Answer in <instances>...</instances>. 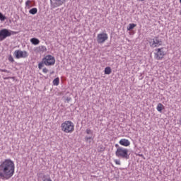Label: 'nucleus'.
<instances>
[{
    "instance_id": "1",
    "label": "nucleus",
    "mask_w": 181,
    "mask_h": 181,
    "mask_svg": "<svg viewBox=\"0 0 181 181\" xmlns=\"http://www.w3.org/2000/svg\"><path fill=\"white\" fill-rule=\"evenodd\" d=\"M15 175V163L11 159H5L0 162V179L9 180Z\"/></svg>"
},
{
    "instance_id": "2",
    "label": "nucleus",
    "mask_w": 181,
    "mask_h": 181,
    "mask_svg": "<svg viewBox=\"0 0 181 181\" xmlns=\"http://www.w3.org/2000/svg\"><path fill=\"white\" fill-rule=\"evenodd\" d=\"M56 63V59H54V57L52 55H47L44 58H42L41 62L38 64V69L40 70H42L43 67L45 66H54V64Z\"/></svg>"
},
{
    "instance_id": "3",
    "label": "nucleus",
    "mask_w": 181,
    "mask_h": 181,
    "mask_svg": "<svg viewBox=\"0 0 181 181\" xmlns=\"http://www.w3.org/2000/svg\"><path fill=\"white\" fill-rule=\"evenodd\" d=\"M62 131L65 134H71L74 131V123L71 121H65L61 124Z\"/></svg>"
},
{
    "instance_id": "4",
    "label": "nucleus",
    "mask_w": 181,
    "mask_h": 181,
    "mask_svg": "<svg viewBox=\"0 0 181 181\" xmlns=\"http://www.w3.org/2000/svg\"><path fill=\"white\" fill-rule=\"evenodd\" d=\"M129 151L128 148L122 147V148L116 150L115 155L120 159H126V160H128V159H129Z\"/></svg>"
},
{
    "instance_id": "5",
    "label": "nucleus",
    "mask_w": 181,
    "mask_h": 181,
    "mask_svg": "<svg viewBox=\"0 0 181 181\" xmlns=\"http://www.w3.org/2000/svg\"><path fill=\"white\" fill-rule=\"evenodd\" d=\"M148 43L150 47H151L153 49H155V47H159V46H162V40L159 39L158 36H156L153 39H150Z\"/></svg>"
},
{
    "instance_id": "6",
    "label": "nucleus",
    "mask_w": 181,
    "mask_h": 181,
    "mask_svg": "<svg viewBox=\"0 0 181 181\" xmlns=\"http://www.w3.org/2000/svg\"><path fill=\"white\" fill-rule=\"evenodd\" d=\"M13 56L16 59H26V57L29 56V54H28V52L26 51L18 49L14 52Z\"/></svg>"
},
{
    "instance_id": "7",
    "label": "nucleus",
    "mask_w": 181,
    "mask_h": 181,
    "mask_svg": "<svg viewBox=\"0 0 181 181\" xmlns=\"http://www.w3.org/2000/svg\"><path fill=\"white\" fill-rule=\"evenodd\" d=\"M154 57L156 60H162L165 56V51H163V47L157 48L155 49Z\"/></svg>"
},
{
    "instance_id": "8",
    "label": "nucleus",
    "mask_w": 181,
    "mask_h": 181,
    "mask_svg": "<svg viewBox=\"0 0 181 181\" xmlns=\"http://www.w3.org/2000/svg\"><path fill=\"white\" fill-rule=\"evenodd\" d=\"M9 36H11L9 30L4 28L0 30V42L5 40V39H6V37H9Z\"/></svg>"
},
{
    "instance_id": "9",
    "label": "nucleus",
    "mask_w": 181,
    "mask_h": 181,
    "mask_svg": "<svg viewBox=\"0 0 181 181\" xmlns=\"http://www.w3.org/2000/svg\"><path fill=\"white\" fill-rule=\"evenodd\" d=\"M67 0H50L51 7L54 9V8H59L62 6L63 4L66 3Z\"/></svg>"
},
{
    "instance_id": "10",
    "label": "nucleus",
    "mask_w": 181,
    "mask_h": 181,
    "mask_svg": "<svg viewBox=\"0 0 181 181\" xmlns=\"http://www.w3.org/2000/svg\"><path fill=\"white\" fill-rule=\"evenodd\" d=\"M108 40V35L105 33H102L98 35L97 42L99 44L104 43L105 40Z\"/></svg>"
},
{
    "instance_id": "11",
    "label": "nucleus",
    "mask_w": 181,
    "mask_h": 181,
    "mask_svg": "<svg viewBox=\"0 0 181 181\" xmlns=\"http://www.w3.org/2000/svg\"><path fill=\"white\" fill-rule=\"evenodd\" d=\"M119 145H122V146H129L131 145V142L129 141V140L127 139H122L119 141Z\"/></svg>"
},
{
    "instance_id": "12",
    "label": "nucleus",
    "mask_w": 181,
    "mask_h": 181,
    "mask_svg": "<svg viewBox=\"0 0 181 181\" xmlns=\"http://www.w3.org/2000/svg\"><path fill=\"white\" fill-rule=\"evenodd\" d=\"M30 42L32 43V45H34L35 46H37V45L40 43V40H39V39L36 37H33L30 39Z\"/></svg>"
},
{
    "instance_id": "13",
    "label": "nucleus",
    "mask_w": 181,
    "mask_h": 181,
    "mask_svg": "<svg viewBox=\"0 0 181 181\" xmlns=\"http://www.w3.org/2000/svg\"><path fill=\"white\" fill-rule=\"evenodd\" d=\"M156 110L158 112H162V110H165V106H163L162 103H158Z\"/></svg>"
},
{
    "instance_id": "14",
    "label": "nucleus",
    "mask_w": 181,
    "mask_h": 181,
    "mask_svg": "<svg viewBox=\"0 0 181 181\" xmlns=\"http://www.w3.org/2000/svg\"><path fill=\"white\" fill-rule=\"evenodd\" d=\"M134 28H136V24H135V23H130L127 26V30H132V29H134Z\"/></svg>"
},
{
    "instance_id": "15",
    "label": "nucleus",
    "mask_w": 181,
    "mask_h": 181,
    "mask_svg": "<svg viewBox=\"0 0 181 181\" xmlns=\"http://www.w3.org/2000/svg\"><path fill=\"white\" fill-rule=\"evenodd\" d=\"M29 13L31 15H36L37 13V8H33L29 11Z\"/></svg>"
},
{
    "instance_id": "16",
    "label": "nucleus",
    "mask_w": 181,
    "mask_h": 181,
    "mask_svg": "<svg viewBox=\"0 0 181 181\" xmlns=\"http://www.w3.org/2000/svg\"><path fill=\"white\" fill-rule=\"evenodd\" d=\"M52 83L54 86H59L60 83V78H59V77L56 78L53 80Z\"/></svg>"
},
{
    "instance_id": "17",
    "label": "nucleus",
    "mask_w": 181,
    "mask_h": 181,
    "mask_svg": "<svg viewBox=\"0 0 181 181\" xmlns=\"http://www.w3.org/2000/svg\"><path fill=\"white\" fill-rule=\"evenodd\" d=\"M110 73H112L111 67H106L105 69V74H110Z\"/></svg>"
},
{
    "instance_id": "18",
    "label": "nucleus",
    "mask_w": 181,
    "mask_h": 181,
    "mask_svg": "<svg viewBox=\"0 0 181 181\" xmlns=\"http://www.w3.org/2000/svg\"><path fill=\"white\" fill-rule=\"evenodd\" d=\"M6 19V16H4V14H2V13L0 12V21H1V22L5 21V20Z\"/></svg>"
},
{
    "instance_id": "19",
    "label": "nucleus",
    "mask_w": 181,
    "mask_h": 181,
    "mask_svg": "<svg viewBox=\"0 0 181 181\" xmlns=\"http://www.w3.org/2000/svg\"><path fill=\"white\" fill-rule=\"evenodd\" d=\"M8 62H11V63H13V62H15V59H13V57H12V55H9L8 56Z\"/></svg>"
},
{
    "instance_id": "20",
    "label": "nucleus",
    "mask_w": 181,
    "mask_h": 181,
    "mask_svg": "<svg viewBox=\"0 0 181 181\" xmlns=\"http://www.w3.org/2000/svg\"><path fill=\"white\" fill-rule=\"evenodd\" d=\"M86 134H88V135H93V131H91V129H87L86 130Z\"/></svg>"
},
{
    "instance_id": "21",
    "label": "nucleus",
    "mask_w": 181,
    "mask_h": 181,
    "mask_svg": "<svg viewBox=\"0 0 181 181\" xmlns=\"http://www.w3.org/2000/svg\"><path fill=\"white\" fill-rule=\"evenodd\" d=\"M10 36H12V35H18V32L16 31H12L9 30Z\"/></svg>"
},
{
    "instance_id": "22",
    "label": "nucleus",
    "mask_w": 181,
    "mask_h": 181,
    "mask_svg": "<svg viewBox=\"0 0 181 181\" xmlns=\"http://www.w3.org/2000/svg\"><path fill=\"white\" fill-rule=\"evenodd\" d=\"M30 0H28L26 2H25V6H30Z\"/></svg>"
},
{
    "instance_id": "23",
    "label": "nucleus",
    "mask_w": 181,
    "mask_h": 181,
    "mask_svg": "<svg viewBox=\"0 0 181 181\" xmlns=\"http://www.w3.org/2000/svg\"><path fill=\"white\" fill-rule=\"evenodd\" d=\"M89 139H93V137H91V136H86L85 137V141H86V142H88V140Z\"/></svg>"
},
{
    "instance_id": "24",
    "label": "nucleus",
    "mask_w": 181,
    "mask_h": 181,
    "mask_svg": "<svg viewBox=\"0 0 181 181\" xmlns=\"http://www.w3.org/2000/svg\"><path fill=\"white\" fill-rule=\"evenodd\" d=\"M0 71L3 72V73H11L10 71H8L6 69H0Z\"/></svg>"
},
{
    "instance_id": "25",
    "label": "nucleus",
    "mask_w": 181,
    "mask_h": 181,
    "mask_svg": "<svg viewBox=\"0 0 181 181\" xmlns=\"http://www.w3.org/2000/svg\"><path fill=\"white\" fill-rule=\"evenodd\" d=\"M114 162L116 165H121V161L119 160H115Z\"/></svg>"
},
{
    "instance_id": "26",
    "label": "nucleus",
    "mask_w": 181,
    "mask_h": 181,
    "mask_svg": "<svg viewBox=\"0 0 181 181\" xmlns=\"http://www.w3.org/2000/svg\"><path fill=\"white\" fill-rule=\"evenodd\" d=\"M42 71H43V73H48L49 72V69H47V68H44L43 69H42Z\"/></svg>"
},
{
    "instance_id": "27",
    "label": "nucleus",
    "mask_w": 181,
    "mask_h": 181,
    "mask_svg": "<svg viewBox=\"0 0 181 181\" xmlns=\"http://www.w3.org/2000/svg\"><path fill=\"white\" fill-rule=\"evenodd\" d=\"M40 49H41L42 50H43V52H45V50H46V47L42 45L40 47Z\"/></svg>"
},
{
    "instance_id": "28",
    "label": "nucleus",
    "mask_w": 181,
    "mask_h": 181,
    "mask_svg": "<svg viewBox=\"0 0 181 181\" xmlns=\"http://www.w3.org/2000/svg\"><path fill=\"white\" fill-rule=\"evenodd\" d=\"M42 181H53V180H52V178L48 177V178H45Z\"/></svg>"
},
{
    "instance_id": "29",
    "label": "nucleus",
    "mask_w": 181,
    "mask_h": 181,
    "mask_svg": "<svg viewBox=\"0 0 181 181\" xmlns=\"http://www.w3.org/2000/svg\"><path fill=\"white\" fill-rule=\"evenodd\" d=\"M115 148H117V149L122 148V147L119 146V145H118V144H115Z\"/></svg>"
},
{
    "instance_id": "30",
    "label": "nucleus",
    "mask_w": 181,
    "mask_h": 181,
    "mask_svg": "<svg viewBox=\"0 0 181 181\" xmlns=\"http://www.w3.org/2000/svg\"><path fill=\"white\" fill-rule=\"evenodd\" d=\"M66 101H67V103H70V101H71V98L67 97Z\"/></svg>"
},
{
    "instance_id": "31",
    "label": "nucleus",
    "mask_w": 181,
    "mask_h": 181,
    "mask_svg": "<svg viewBox=\"0 0 181 181\" xmlns=\"http://www.w3.org/2000/svg\"><path fill=\"white\" fill-rule=\"evenodd\" d=\"M100 148L101 151H104V149H105L104 147H103V146H100Z\"/></svg>"
},
{
    "instance_id": "32",
    "label": "nucleus",
    "mask_w": 181,
    "mask_h": 181,
    "mask_svg": "<svg viewBox=\"0 0 181 181\" xmlns=\"http://www.w3.org/2000/svg\"><path fill=\"white\" fill-rule=\"evenodd\" d=\"M9 78H11V77L4 78V80H9Z\"/></svg>"
},
{
    "instance_id": "33",
    "label": "nucleus",
    "mask_w": 181,
    "mask_h": 181,
    "mask_svg": "<svg viewBox=\"0 0 181 181\" xmlns=\"http://www.w3.org/2000/svg\"><path fill=\"white\" fill-rule=\"evenodd\" d=\"M53 73H54V71L51 72L50 74H53Z\"/></svg>"
}]
</instances>
